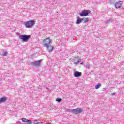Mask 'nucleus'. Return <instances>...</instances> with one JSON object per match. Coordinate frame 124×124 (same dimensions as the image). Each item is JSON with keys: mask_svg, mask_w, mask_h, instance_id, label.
Instances as JSON below:
<instances>
[{"mask_svg": "<svg viewBox=\"0 0 124 124\" xmlns=\"http://www.w3.org/2000/svg\"><path fill=\"white\" fill-rule=\"evenodd\" d=\"M67 111L69 113H72L75 115H78V114H81L83 112V109L81 108H77L75 109H67Z\"/></svg>", "mask_w": 124, "mask_h": 124, "instance_id": "1", "label": "nucleus"}, {"mask_svg": "<svg viewBox=\"0 0 124 124\" xmlns=\"http://www.w3.org/2000/svg\"><path fill=\"white\" fill-rule=\"evenodd\" d=\"M24 25L26 28L28 29H31L33 27L34 25H35V21L34 20H29L28 21L25 22Z\"/></svg>", "mask_w": 124, "mask_h": 124, "instance_id": "2", "label": "nucleus"}, {"mask_svg": "<svg viewBox=\"0 0 124 124\" xmlns=\"http://www.w3.org/2000/svg\"><path fill=\"white\" fill-rule=\"evenodd\" d=\"M31 37V35H20L19 38L22 41V42H27L29 41L30 38Z\"/></svg>", "mask_w": 124, "mask_h": 124, "instance_id": "3", "label": "nucleus"}, {"mask_svg": "<svg viewBox=\"0 0 124 124\" xmlns=\"http://www.w3.org/2000/svg\"><path fill=\"white\" fill-rule=\"evenodd\" d=\"M52 42H53V40L50 38H46L43 40V46L44 47H46V46L50 45Z\"/></svg>", "mask_w": 124, "mask_h": 124, "instance_id": "4", "label": "nucleus"}, {"mask_svg": "<svg viewBox=\"0 0 124 124\" xmlns=\"http://www.w3.org/2000/svg\"><path fill=\"white\" fill-rule=\"evenodd\" d=\"M92 11L89 10H84L82 12L79 13V14L81 17H85L86 16H89V14H91Z\"/></svg>", "mask_w": 124, "mask_h": 124, "instance_id": "5", "label": "nucleus"}, {"mask_svg": "<svg viewBox=\"0 0 124 124\" xmlns=\"http://www.w3.org/2000/svg\"><path fill=\"white\" fill-rule=\"evenodd\" d=\"M41 62H42V60H39L38 61H35L33 62H31V64L33 66H40L41 64Z\"/></svg>", "mask_w": 124, "mask_h": 124, "instance_id": "6", "label": "nucleus"}, {"mask_svg": "<svg viewBox=\"0 0 124 124\" xmlns=\"http://www.w3.org/2000/svg\"><path fill=\"white\" fill-rule=\"evenodd\" d=\"M46 47L48 52L49 53H52L53 51H54V46L51 45H48V46H46Z\"/></svg>", "mask_w": 124, "mask_h": 124, "instance_id": "7", "label": "nucleus"}, {"mask_svg": "<svg viewBox=\"0 0 124 124\" xmlns=\"http://www.w3.org/2000/svg\"><path fill=\"white\" fill-rule=\"evenodd\" d=\"M74 76L75 77H80V76H82V73L76 71L74 72Z\"/></svg>", "mask_w": 124, "mask_h": 124, "instance_id": "8", "label": "nucleus"}, {"mask_svg": "<svg viewBox=\"0 0 124 124\" xmlns=\"http://www.w3.org/2000/svg\"><path fill=\"white\" fill-rule=\"evenodd\" d=\"M83 21H84V18H81L79 17H78V18L76 21V24H81Z\"/></svg>", "mask_w": 124, "mask_h": 124, "instance_id": "9", "label": "nucleus"}, {"mask_svg": "<svg viewBox=\"0 0 124 124\" xmlns=\"http://www.w3.org/2000/svg\"><path fill=\"white\" fill-rule=\"evenodd\" d=\"M122 4H123L122 1H119L115 4L116 8H121L122 7Z\"/></svg>", "mask_w": 124, "mask_h": 124, "instance_id": "10", "label": "nucleus"}, {"mask_svg": "<svg viewBox=\"0 0 124 124\" xmlns=\"http://www.w3.org/2000/svg\"><path fill=\"white\" fill-rule=\"evenodd\" d=\"M8 98L6 97H3L0 98V103H2V102H5V101H7Z\"/></svg>", "mask_w": 124, "mask_h": 124, "instance_id": "11", "label": "nucleus"}, {"mask_svg": "<svg viewBox=\"0 0 124 124\" xmlns=\"http://www.w3.org/2000/svg\"><path fill=\"white\" fill-rule=\"evenodd\" d=\"M82 22L86 24V23H88L89 22V18H85L84 20H82Z\"/></svg>", "mask_w": 124, "mask_h": 124, "instance_id": "12", "label": "nucleus"}, {"mask_svg": "<svg viewBox=\"0 0 124 124\" xmlns=\"http://www.w3.org/2000/svg\"><path fill=\"white\" fill-rule=\"evenodd\" d=\"M21 121H22V122L23 123H28V122H29V120L27 119V118H22L21 119Z\"/></svg>", "mask_w": 124, "mask_h": 124, "instance_id": "13", "label": "nucleus"}, {"mask_svg": "<svg viewBox=\"0 0 124 124\" xmlns=\"http://www.w3.org/2000/svg\"><path fill=\"white\" fill-rule=\"evenodd\" d=\"M100 87H101V84L98 83L97 85H96V86H95V89L97 90V89H99V88H100Z\"/></svg>", "mask_w": 124, "mask_h": 124, "instance_id": "14", "label": "nucleus"}, {"mask_svg": "<svg viewBox=\"0 0 124 124\" xmlns=\"http://www.w3.org/2000/svg\"><path fill=\"white\" fill-rule=\"evenodd\" d=\"M112 22H113V19L110 18L109 20H108L107 22H106V24H110V23Z\"/></svg>", "mask_w": 124, "mask_h": 124, "instance_id": "15", "label": "nucleus"}, {"mask_svg": "<svg viewBox=\"0 0 124 124\" xmlns=\"http://www.w3.org/2000/svg\"><path fill=\"white\" fill-rule=\"evenodd\" d=\"M62 100V99L60 98H57L56 99V101H57V102H61Z\"/></svg>", "mask_w": 124, "mask_h": 124, "instance_id": "16", "label": "nucleus"}, {"mask_svg": "<svg viewBox=\"0 0 124 124\" xmlns=\"http://www.w3.org/2000/svg\"><path fill=\"white\" fill-rule=\"evenodd\" d=\"M32 124V121L31 120H29V121H28L27 123H25L24 124Z\"/></svg>", "mask_w": 124, "mask_h": 124, "instance_id": "17", "label": "nucleus"}, {"mask_svg": "<svg viewBox=\"0 0 124 124\" xmlns=\"http://www.w3.org/2000/svg\"><path fill=\"white\" fill-rule=\"evenodd\" d=\"M7 55H8V52L6 51L2 53V56H7Z\"/></svg>", "mask_w": 124, "mask_h": 124, "instance_id": "18", "label": "nucleus"}, {"mask_svg": "<svg viewBox=\"0 0 124 124\" xmlns=\"http://www.w3.org/2000/svg\"><path fill=\"white\" fill-rule=\"evenodd\" d=\"M33 123L35 124H38V121H37V120H34L33 121Z\"/></svg>", "mask_w": 124, "mask_h": 124, "instance_id": "19", "label": "nucleus"}, {"mask_svg": "<svg viewBox=\"0 0 124 124\" xmlns=\"http://www.w3.org/2000/svg\"><path fill=\"white\" fill-rule=\"evenodd\" d=\"M80 62H81V59L79 58V60L77 61V62L78 63H79Z\"/></svg>", "mask_w": 124, "mask_h": 124, "instance_id": "20", "label": "nucleus"}, {"mask_svg": "<svg viewBox=\"0 0 124 124\" xmlns=\"http://www.w3.org/2000/svg\"><path fill=\"white\" fill-rule=\"evenodd\" d=\"M90 67H91V66L89 64H88L87 66H86V68H90Z\"/></svg>", "mask_w": 124, "mask_h": 124, "instance_id": "21", "label": "nucleus"}, {"mask_svg": "<svg viewBox=\"0 0 124 124\" xmlns=\"http://www.w3.org/2000/svg\"><path fill=\"white\" fill-rule=\"evenodd\" d=\"M111 95L114 96V95H116V93H113L111 94Z\"/></svg>", "mask_w": 124, "mask_h": 124, "instance_id": "22", "label": "nucleus"}, {"mask_svg": "<svg viewBox=\"0 0 124 124\" xmlns=\"http://www.w3.org/2000/svg\"><path fill=\"white\" fill-rule=\"evenodd\" d=\"M17 124H22L21 123V122H20V121L17 122Z\"/></svg>", "mask_w": 124, "mask_h": 124, "instance_id": "23", "label": "nucleus"}, {"mask_svg": "<svg viewBox=\"0 0 124 124\" xmlns=\"http://www.w3.org/2000/svg\"><path fill=\"white\" fill-rule=\"evenodd\" d=\"M46 124H52L51 123H46Z\"/></svg>", "mask_w": 124, "mask_h": 124, "instance_id": "24", "label": "nucleus"}, {"mask_svg": "<svg viewBox=\"0 0 124 124\" xmlns=\"http://www.w3.org/2000/svg\"><path fill=\"white\" fill-rule=\"evenodd\" d=\"M80 64H81V65H83V64H84V63H83V62H82V63H80Z\"/></svg>", "mask_w": 124, "mask_h": 124, "instance_id": "25", "label": "nucleus"}, {"mask_svg": "<svg viewBox=\"0 0 124 124\" xmlns=\"http://www.w3.org/2000/svg\"><path fill=\"white\" fill-rule=\"evenodd\" d=\"M40 124H43V122H41Z\"/></svg>", "mask_w": 124, "mask_h": 124, "instance_id": "26", "label": "nucleus"}]
</instances>
